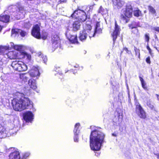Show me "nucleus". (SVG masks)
Listing matches in <instances>:
<instances>
[{
  "instance_id": "f257e3e1",
  "label": "nucleus",
  "mask_w": 159,
  "mask_h": 159,
  "mask_svg": "<svg viewBox=\"0 0 159 159\" xmlns=\"http://www.w3.org/2000/svg\"><path fill=\"white\" fill-rule=\"evenodd\" d=\"M105 134L98 129L91 132L90 137V146L91 149L94 151L99 150L104 142Z\"/></svg>"
},
{
  "instance_id": "f03ea898",
  "label": "nucleus",
  "mask_w": 159,
  "mask_h": 159,
  "mask_svg": "<svg viewBox=\"0 0 159 159\" xmlns=\"http://www.w3.org/2000/svg\"><path fill=\"white\" fill-rule=\"evenodd\" d=\"M12 104L14 109L16 111H20L28 109L31 105V101L28 98L23 99L14 98L12 101Z\"/></svg>"
},
{
  "instance_id": "7ed1b4c3",
  "label": "nucleus",
  "mask_w": 159,
  "mask_h": 159,
  "mask_svg": "<svg viewBox=\"0 0 159 159\" xmlns=\"http://www.w3.org/2000/svg\"><path fill=\"white\" fill-rule=\"evenodd\" d=\"M132 7L130 4H128L126 8L122 9L120 19L124 23H126L129 22V18L132 16Z\"/></svg>"
},
{
  "instance_id": "20e7f679",
  "label": "nucleus",
  "mask_w": 159,
  "mask_h": 159,
  "mask_svg": "<svg viewBox=\"0 0 159 159\" xmlns=\"http://www.w3.org/2000/svg\"><path fill=\"white\" fill-rule=\"evenodd\" d=\"M71 16L72 18H76L77 20L81 23L85 21L87 19L85 12L80 9L75 11L72 14Z\"/></svg>"
},
{
  "instance_id": "39448f33",
  "label": "nucleus",
  "mask_w": 159,
  "mask_h": 159,
  "mask_svg": "<svg viewBox=\"0 0 159 159\" xmlns=\"http://www.w3.org/2000/svg\"><path fill=\"white\" fill-rule=\"evenodd\" d=\"M11 66L14 69L19 71H25L27 69V66L23 62L19 60L13 61Z\"/></svg>"
},
{
  "instance_id": "423d86ee",
  "label": "nucleus",
  "mask_w": 159,
  "mask_h": 159,
  "mask_svg": "<svg viewBox=\"0 0 159 159\" xmlns=\"http://www.w3.org/2000/svg\"><path fill=\"white\" fill-rule=\"evenodd\" d=\"M91 28V26L88 25H86L85 29L82 31H80L79 38L81 41H84L86 39L88 35L87 33L89 32V30H90Z\"/></svg>"
},
{
  "instance_id": "0eeeda50",
  "label": "nucleus",
  "mask_w": 159,
  "mask_h": 159,
  "mask_svg": "<svg viewBox=\"0 0 159 159\" xmlns=\"http://www.w3.org/2000/svg\"><path fill=\"white\" fill-rule=\"evenodd\" d=\"M136 111L137 114L140 118L145 119L146 118V112L139 103L136 105Z\"/></svg>"
},
{
  "instance_id": "6e6552de",
  "label": "nucleus",
  "mask_w": 159,
  "mask_h": 159,
  "mask_svg": "<svg viewBox=\"0 0 159 159\" xmlns=\"http://www.w3.org/2000/svg\"><path fill=\"white\" fill-rule=\"evenodd\" d=\"M31 34L34 37L37 39L40 38V28L38 25L34 26L31 32Z\"/></svg>"
},
{
  "instance_id": "1a4fd4ad",
  "label": "nucleus",
  "mask_w": 159,
  "mask_h": 159,
  "mask_svg": "<svg viewBox=\"0 0 159 159\" xmlns=\"http://www.w3.org/2000/svg\"><path fill=\"white\" fill-rule=\"evenodd\" d=\"M115 30L113 33L111 34V36L113 37V44H114L117 38V36L119 34L120 31L119 26L117 25L116 21H115Z\"/></svg>"
},
{
  "instance_id": "9d476101",
  "label": "nucleus",
  "mask_w": 159,
  "mask_h": 159,
  "mask_svg": "<svg viewBox=\"0 0 159 159\" xmlns=\"http://www.w3.org/2000/svg\"><path fill=\"white\" fill-rule=\"evenodd\" d=\"M66 35L67 38L70 42L74 44H78V42L77 41V37L76 36L71 34L70 32L68 31L66 32Z\"/></svg>"
},
{
  "instance_id": "9b49d317",
  "label": "nucleus",
  "mask_w": 159,
  "mask_h": 159,
  "mask_svg": "<svg viewBox=\"0 0 159 159\" xmlns=\"http://www.w3.org/2000/svg\"><path fill=\"white\" fill-rule=\"evenodd\" d=\"M52 45L54 49L57 48L59 46V38L57 35L55 34L52 36Z\"/></svg>"
},
{
  "instance_id": "f8f14e48",
  "label": "nucleus",
  "mask_w": 159,
  "mask_h": 159,
  "mask_svg": "<svg viewBox=\"0 0 159 159\" xmlns=\"http://www.w3.org/2000/svg\"><path fill=\"white\" fill-rule=\"evenodd\" d=\"M34 115L31 111H27L23 114L24 119L26 122H31L33 119Z\"/></svg>"
},
{
  "instance_id": "ddd939ff",
  "label": "nucleus",
  "mask_w": 159,
  "mask_h": 159,
  "mask_svg": "<svg viewBox=\"0 0 159 159\" xmlns=\"http://www.w3.org/2000/svg\"><path fill=\"white\" fill-rule=\"evenodd\" d=\"M11 32V36H12L14 34L16 35V34H20L22 37H24L27 34L26 32L17 29H13L12 30Z\"/></svg>"
},
{
  "instance_id": "4468645a",
  "label": "nucleus",
  "mask_w": 159,
  "mask_h": 159,
  "mask_svg": "<svg viewBox=\"0 0 159 159\" xmlns=\"http://www.w3.org/2000/svg\"><path fill=\"white\" fill-rule=\"evenodd\" d=\"M30 75L33 77H39L40 73L39 69L38 67H35L34 69L32 70L30 72Z\"/></svg>"
},
{
  "instance_id": "2eb2a0df",
  "label": "nucleus",
  "mask_w": 159,
  "mask_h": 159,
  "mask_svg": "<svg viewBox=\"0 0 159 159\" xmlns=\"http://www.w3.org/2000/svg\"><path fill=\"white\" fill-rule=\"evenodd\" d=\"M5 58H8L10 59H15L17 57V53L15 51H11L7 53L4 55Z\"/></svg>"
},
{
  "instance_id": "dca6fc26",
  "label": "nucleus",
  "mask_w": 159,
  "mask_h": 159,
  "mask_svg": "<svg viewBox=\"0 0 159 159\" xmlns=\"http://www.w3.org/2000/svg\"><path fill=\"white\" fill-rule=\"evenodd\" d=\"M25 11L23 7H21L19 8V11H18V15H16V18L18 19L23 18L25 16Z\"/></svg>"
},
{
  "instance_id": "f3484780",
  "label": "nucleus",
  "mask_w": 159,
  "mask_h": 159,
  "mask_svg": "<svg viewBox=\"0 0 159 159\" xmlns=\"http://www.w3.org/2000/svg\"><path fill=\"white\" fill-rule=\"evenodd\" d=\"M7 132L6 129L1 125H0V138H5L7 135Z\"/></svg>"
},
{
  "instance_id": "a211bd4d",
  "label": "nucleus",
  "mask_w": 159,
  "mask_h": 159,
  "mask_svg": "<svg viewBox=\"0 0 159 159\" xmlns=\"http://www.w3.org/2000/svg\"><path fill=\"white\" fill-rule=\"evenodd\" d=\"M112 1L113 5L117 8L121 7L124 4V2L122 0H112Z\"/></svg>"
},
{
  "instance_id": "6ab92c4d",
  "label": "nucleus",
  "mask_w": 159,
  "mask_h": 159,
  "mask_svg": "<svg viewBox=\"0 0 159 159\" xmlns=\"http://www.w3.org/2000/svg\"><path fill=\"white\" fill-rule=\"evenodd\" d=\"M9 159H20L19 152L15 151L11 153L9 155Z\"/></svg>"
},
{
  "instance_id": "aec40b11",
  "label": "nucleus",
  "mask_w": 159,
  "mask_h": 159,
  "mask_svg": "<svg viewBox=\"0 0 159 159\" xmlns=\"http://www.w3.org/2000/svg\"><path fill=\"white\" fill-rule=\"evenodd\" d=\"M28 84L30 88L33 89H35L37 88L36 81L33 79H30L28 81Z\"/></svg>"
},
{
  "instance_id": "412c9836",
  "label": "nucleus",
  "mask_w": 159,
  "mask_h": 159,
  "mask_svg": "<svg viewBox=\"0 0 159 159\" xmlns=\"http://www.w3.org/2000/svg\"><path fill=\"white\" fill-rule=\"evenodd\" d=\"M82 23L78 20L75 21L73 24V29L74 30L77 31L79 30L81 24Z\"/></svg>"
},
{
  "instance_id": "4be33fe9",
  "label": "nucleus",
  "mask_w": 159,
  "mask_h": 159,
  "mask_svg": "<svg viewBox=\"0 0 159 159\" xmlns=\"http://www.w3.org/2000/svg\"><path fill=\"white\" fill-rule=\"evenodd\" d=\"M7 48L8 47L6 45H0V55H3L4 56L8 50Z\"/></svg>"
},
{
  "instance_id": "5701e85b",
  "label": "nucleus",
  "mask_w": 159,
  "mask_h": 159,
  "mask_svg": "<svg viewBox=\"0 0 159 159\" xmlns=\"http://www.w3.org/2000/svg\"><path fill=\"white\" fill-rule=\"evenodd\" d=\"M10 19V16L8 15H5L0 16V21L5 23L9 22Z\"/></svg>"
},
{
  "instance_id": "b1692460",
  "label": "nucleus",
  "mask_w": 159,
  "mask_h": 159,
  "mask_svg": "<svg viewBox=\"0 0 159 159\" xmlns=\"http://www.w3.org/2000/svg\"><path fill=\"white\" fill-rule=\"evenodd\" d=\"M28 75L27 74H21L19 75L20 79L24 83L26 82L28 79Z\"/></svg>"
},
{
  "instance_id": "393cba45",
  "label": "nucleus",
  "mask_w": 159,
  "mask_h": 159,
  "mask_svg": "<svg viewBox=\"0 0 159 159\" xmlns=\"http://www.w3.org/2000/svg\"><path fill=\"white\" fill-rule=\"evenodd\" d=\"M108 10L106 8H103L102 6H101L98 11L99 13H100L102 15H106L107 13Z\"/></svg>"
},
{
  "instance_id": "a878e982",
  "label": "nucleus",
  "mask_w": 159,
  "mask_h": 159,
  "mask_svg": "<svg viewBox=\"0 0 159 159\" xmlns=\"http://www.w3.org/2000/svg\"><path fill=\"white\" fill-rule=\"evenodd\" d=\"M100 23L99 22H97L96 23L95 27L94 30H96L98 34H100L102 32V30L100 28Z\"/></svg>"
},
{
  "instance_id": "bb28decb",
  "label": "nucleus",
  "mask_w": 159,
  "mask_h": 159,
  "mask_svg": "<svg viewBox=\"0 0 159 159\" xmlns=\"http://www.w3.org/2000/svg\"><path fill=\"white\" fill-rule=\"evenodd\" d=\"M25 48V46L21 45H16L14 46V49L17 51H21L24 49Z\"/></svg>"
},
{
  "instance_id": "cd10ccee",
  "label": "nucleus",
  "mask_w": 159,
  "mask_h": 159,
  "mask_svg": "<svg viewBox=\"0 0 159 159\" xmlns=\"http://www.w3.org/2000/svg\"><path fill=\"white\" fill-rule=\"evenodd\" d=\"M38 56L40 58H42V59L44 63H46L47 61V58L46 56L43 55L41 52H39L37 53Z\"/></svg>"
},
{
  "instance_id": "c85d7f7f",
  "label": "nucleus",
  "mask_w": 159,
  "mask_h": 159,
  "mask_svg": "<svg viewBox=\"0 0 159 159\" xmlns=\"http://www.w3.org/2000/svg\"><path fill=\"white\" fill-rule=\"evenodd\" d=\"M80 126V124L79 123H77L75 125V128L74 130V134H79L80 132V129L79 127Z\"/></svg>"
},
{
  "instance_id": "c756f323",
  "label": "nucleus",
  "mask_w": 159,
  "mask_h": 159,
  "mask_svg": "<svg viewBox=\"0 0 159 159\" xmlns=\"http://www.w3.org/2000/svg\"><path fill=\"white\" fill-rule=\"evenodd\" d=\"M91 28L92 27H91ZM91 29L89 30V32L87 33L89 34V38H90L91 37H94L95 35L97 34H98L97 31H96V30L94 29V30L93 31H91Z\"/></svg>"
},
{
  "instance_id": "7c9ffc66",
  "label": "nucleus",
  "mask_w": 159,
  "mask_h": 159,
  "mask_svg": "<svg viewBox=\"0 0 159 159\" xmlns=\"http://www.w3.org/2000/svg\"><path fill=\"white\" fill-rule=\"evenodd\" d=\"M148 9L150 12L152 14H154L156 13L155 9L152 6H149L148 7Z\"/></svg>"
},
{
  "instance_id": "2f4dec72",
  "label": "nucleus",
  "mask_w": 159,
  "mask_h": 159,
  "mask_svg": "<svg viewBox=\"0 0 159 159\" xmlns=\"http://www.w3.org/2000/svg\"><path fill=\"white\" fill-rule=\"evenodd\" d=\"M147 106L151 110H155V109L153 105L151 103V101H148L147 102Z\"/></svg>"
},
{
  "instance_id": "473e14b6",
  "label": "nucleus",
  "mask_w": 159,
  "mask_h": 159,
  "mask_svg": "<svg viewBox=\"0 0 159 159\" xmlns=\"http://www.w3.org/2000/svg\"><path fill=\"white\" fill-rule=\"evenodd\" d=\"M141 14V12L139 9L134 11V15L138 17Z\"/></svg>"
},
{
  "instance_id": "72a5a7b5",
  "label": "nucleus",
  "mask_w": 159,
  "mask_h": 159,
  "mask_svg": "<svg viewBox=\"0 0 159 159\" xmlns=\"http://www.w3.org/2000/svg\"><path fill=\"white\" fill-rule=\"evenodd\" d=\"M24 25L25 28L27 29H29L31 27V24L29 21H26L25 22Z\"/></svg>"
},
{
  "instance_id": "f704fd0d",
  "label": "nucleus",
  "mask_w": 159,
  "mask_h": 159,
  "mask_svg": "<svg viewBox=\"0 0 159 159\" xmlns=\"http://www.w3.org/2000/svg\"><path fill=\"white\" fill-rule=\"evenodd\" d=\"M15 45H14L13 43L11 42L9 43V44L6 46H7V47H8L7 49L9 50V49H10L12 48H14V46Z\"/></svg>"
},
{
  "instance_id": "c9c22d12",
  "label": "nucleus",
  "mask_w": 159,
  "mask_h": 159,
  "mask_svg": "<svg viewBox=\"0 0 159 159\" xmlns=\"http://www.w3.org/2000/svg\"><path fill=\"white\" fill-rule=\"evenodd\" d=\"M13 123L15 127H18L20 125V122L18 119L14 120L13 121Z\"/></svg>"
},
{
  "instance_id": "e433bc0d",
  "label": "nucleus",
  "mask_w": 159,
  "mask_h": 159,
  "mask_svg": "<svg viewBox=\"0 0 159 159\" xmlns=\"http://www.w3.org/2000/svg\"><path fill=\"white\" fill-rule=\"evenodd\" d=\"M4 60V59H2L1 61H0V71L2 70L3 67L4 66L3 65L6 64V63H3V61Z\"/></svg>"
},
{
  "instance_id": "4c0bfd02",
  "label": "nucleus",
  "mask_w": 159,
  "mask_h": 159,
  "mask_svg": "<svg viewBox=\"0 0 159 159\" xmlns=\"http://www.w3.org/2000/svg\"><path fill=\"white\" fill-rule=\"evenodd\" d=\"M145 40L148 43L149 41L150 37L149 34H146L145 35Z\"/></svg>"
},
{
  "instance_id": "58836bf2",
  "label": "nucleus",
  "mask_w": 159,
  "mask_h": 159,
  "mask_svg": "<svg viewBox=\"0 0 159 159\" xmlns=\"http://www.w3.org/2000/svg\"><path fill=\"white\" fill-rule=\"evenodd\" d=\"M24 57L25 58H26L29 60H30L31 59V56L30 54L26 52L24 53Z\"/></svg>"
},
{
  "instance_id": "ea45409f",
  "label": "nucleus",
  "mask_w": 159,
  "mask_h": 159,
  "mask_svg": "<svg viewBox=\"0 0 159 159\" xmlns=\"http://www.w3.org/2000/svg\"><path fill=\"white\" fill-rule=\"evenodd\" d=\"M78 134H74V141L75 142H78L79 141V138L78 137Z\"/></svg>"
},
{
  "instance_id": "a19ab883",
  "label": "nucleus",
  "mask_w": 159,
  "mask_h": 159,
  "mask_svg": "<svg viewBox=\"0 0 159 159\" xmlns=\"http://www.w3.org/2000/svg\"><path fill=\"white\" fill-rule=\"evenodd\" d=\"M142 87L143 88V89L146 90H148V88L146 86V82L144 81V82L142 83H141Z\"/></svg>"
},
{
  "instance_id": "79ce46f5",
  "label": "nucleus",
  "mask_w": 159,
  "mask_h": 159,
  "mask_svg": "<svg viewBox=\"0 0 159 159\" xmlns=\"http://www.w3.org/2000/svg\"><path fill=\"white\" fill-rule=\"evenodd\" d=\"M30 153L29 152H27L24 153L23 154V158L24 159L26 158L30 155Z\"/></svg>"
},
{
  "instance_id": "37998d69",
  "label": "nucleus",
  "mask_w": 159,
  "mask_h": 159,
  "mask_svg": "<svg viewBox=\"0 0 159 159\" xmlns=\"http://www.w3.org/2000/svg\"><path fill=\"white\" fill-rule=\"evenodd\" d=\"M134 51L135 52L136 55H138V57H140V54L139 50L137 49V48H135L134 49Z\"/></svg>"
},
{
  "instance_id": "c03bdc74",
  "label": "nucleus",
  "mask_w": 159,
  "mask_h": 159,
  "mask_svg": "<svg viewBox=\"0 0 159 159\" xmlns=\"http://www.w3.org/2000/svg\"><path fill=\"white\" fill-rule=\"evenodd\" d=\"M147 48L148 50V51L149 53V54L151 55H152V50H151V48H150L149 47V45L148 44V43H147Z\"/></svg>"
},
{
  "instance_id": "a18cd8bd",
  "label": "nucleus",
  "mask_w": 159,
  "mask_h": 159,
  "mask_svg": "<svg viewBox=\"0 0 159 159\" xmlns=\"http://www.w3.org/2000/svg\"><path fill=\"white\" fill-rule=\"evenodd\" d=\"M129 28H131L132 29H134V33H137L138 32V29L135 27L132 26L131 25H129Z\"/></svg>"
},
{
  "instance_id": "49530a36",
  "label": "nucleus",
  "mask_w": 159,
  "mask_h": 159,
  "mask_svg": "<svg viewBox=\"0 0 159 159\" xmlns=\"http://www.w3.org/2000/svg\"><path fill=\"white\" fill-rule=\"evenodd\" d=\"M146 61L147 63L148 64L150 63V57H148L146 59Z\"/></svg>"
},
{
  "instance_id": "de8ad7c7",
  "label": "nucleus",
  "mask_w": 159,
  "mask_h": 159,
  "mask_svg": "<svg viewBox=\"0 0 159 159\" xmlns=\"http://www.w3.org/2000/svg\"><path fill=\"white\" fill-rule=\"evenodd\" d=\"M154 30L157 32H159V27H155L154 28Z\"/></svg>"
},
{
  "instance_id": "09e8293b",
  "label": "nucleus",
  "mask_w": 159,
  "mask_h": 159,
  "mask_svg": "<svg viewBox=\"0 0 159 159\" xmlns=\"http://www.w3.org/2000/svg\"><path fill=\"white\" fill-rule=\"evenodd\" d=\"M4 156L3 152H0V157H3Z\"/></svg>"
},
{
  "instance_id": "8fccbe9b",
  "label": "nucleus",
  "mask_w": 159,
  "mask_h": 159,
  "mask_svg": "<svg viewBox=\"0 0 159 159\" xmlns=\"http://www.w3.org/2000/svg\"><path fill=\"white\" fill-rule=\"evenodd\" d=\"M139 79L140 81L141 82V83L144 82L145 81L141 77H139Z\"/></svg>"
},
{
  "instance_id": "3c124183",
  "label": "nucleus",
  "mask_w": 159,
  "mask_h": 159,
  "mask_svg": "<svg viewBox=\"0 0 159 159\" xmlns=\"http://www.w3.org/2000/svg\"><path fill=\"white\" fill-rule=\"evenodd\" d=\"M3 27V26L2 25L1 23H0V32L1 31L2 28Z\"/></svg>"
},
{
  "instance_id": "603ef678",
  "label": "nucleus",
  "mask_w": 159,
  "mask_h": 159,
  "mask_svg": "<svg viewBox=\"0 0 159 159\" xmlns=\"http://www.w3.org/2000/svg\"><path fill=\"white\" fill-rule=\"evenodd\" d=\"M124 50L126 52L128 53H129V50H128L127 48H124Z\"/></svg>"
},
{
  "instance_id": "864d4df0",
  "label": "nucleus",
  "mask_w": 159,
  "mask_h": 159,
  "mask_svg": "<svg viewBox=\"0 0 159 159\" xmlns=\"http://www.w3.org/2000/svg\"><path fill=\"white\" fill-rule=\"evenodd\" d=\"M66 0H59V1L60 2H64Z\"/></svg>"
},
{
  "instance_id": "5fc2aeb1",
  "label": "nucleus",
  "mask_w": 159,
  "mask_h": 159,
  "mask_svg": "<svg viewBox=\"0 0 159 159\" xmlns=\"http://www.w3.org/2000/svg\"><path fill=\"white\" fill-rule=\"evenodd\" d=\"M156 95L157 96V99L159 101V95H158L157 94H156Z\"/></svg>"
},
{
  "instance_id": "6e6d98bb",
  "label": "nucleus",
  "mask_w": 159,
  "mask_h": 159,
  "mask_svg": "<svg viewBox=\"0 0 159 159\" xmlns=\"http://www.w3.org/2000/svg\"><path fill=\"white\" fill-rule=\"evenodd\" d=\"M78 66H79V65H76L75 66H74V67L75 68H76L78 67Z\"/></svg>"
},
{
  "instance_id": "4d7b16f0",
  "label": "nucleus",
  "mask_w": 159,
  "mask_h": 159,
  "mask_svg": "<svg viewBox=\"0 0 159 159\" xmlns=\"http://www.w3.org/2000/svg\"><path fill=\"white\" fill-rule=\"evenodd\" d=\"M112 135L114 136H116V135L114 133L112 134Z\"/></svg>"
},
{
  "instance_id": "13d9d810",
  "label": "nucleus",
  "mask_w": 159,
  "mask_h": 159,
  "mask_svg": "<svg viewBox=\"0 0 159 159\" xmlns=\"http://www.w3.org/2000/svg\"><path fill=\"white\" fill-rule=\"evenodd\" d=\"M46 38V37L45 36L43 37V39H45Z\"/></svg>"
},
{
  "instance_id": "bf43d9fd",
  "label": "nucleus",
  "mask_w": 159,
  "mask_h": 159,
  "mask_svg": "<svg viewBox=\"0 0 159 159\" xmlns=\"http://www.w3.org/2000/svg\"><path fill=\"white\" fill-rule=\"evenodd\" d=\"M157 158H158L159 159V154L157 155Z\"/></svg>"
},
{
  "instance_id": "052dcab7",
  "label": "nucleus",
  "mask_w": 159,
  "mask_h": 159,
  "mask_svg": "<svg viewBox=\"0 0 159 159\" xmlns=\"http://www.w3.org/2000/svg\"><path fill=\"white\" fill-rule=\"evenodd\" d=\"M76 71H75L74 72H73V73L74 74H75V73H76Z\"/></svg>"
},
{
  "instance_id": "680f3d73",
  "label": "nucleus",
  "mask_w": 159,
  "mask_h": 159,
  "mask_svg": "<svg viewBox=\"0 0 159 159\" xmlns=\"http://www.w3.org/2000/svg\"><path fill=\"white\" fill-rule=\"evenodd\" d=\"M144 12H145V13H146V11H144Z\"/></svg>"
},
{
  "instance_id": "e2e57ef3",
  "label": "nucleus",
  "mask_w": 159,
  "mask_h": 159,
  "mask_svg": "<svg viewBox=\"0 0 159 159\" xmlns=\"http://www.w3.org/2000/svg\"><path fill=\"white\" fill-rule=\"evenodd\" d=\"M98 154V155H96L97 156H98V154Z\"/></svg>"
}]
</instances>
